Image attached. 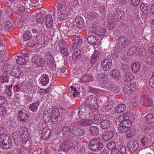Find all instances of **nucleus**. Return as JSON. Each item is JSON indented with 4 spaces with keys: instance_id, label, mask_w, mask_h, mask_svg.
Returning a JSON list of instances; mask_svg holds the SVG:
<instances>
[{
    "instance_id": "37",
    "label": "nucleus",
    "mask_w": 154,
    "mask_h": 154,
    "mask_svg": "<svg viewBox=\"0 0 154 154\" xmlns=\"http://www.w3.org/2000/svg\"><path fill=\"white\" fill-rule=\"evenodd\" d=\"M140 68V63L137 62L134 63L131 66L132 71L134 73L138 72Z\"/></svg>"
},
{
    "instance_id": "15",
    "label": "nucleus",
    "mask_w": 154,
    "mask_h": 154,
    "mask_svg": "<svg viewBox=\"0 0 154 154\" xmlns=\"http://www.w3.org/2000/svg\"><path fill=\"white\" fill-rule=\"evenodd\" d=\"M60 52L64 56H68L69 54L68 52V50L66 47L65 44L63 40H60L58 44Z\"/></svg>"
},
{
    "instance_id": "40",
    "label": "nucleus",
    "mask_w": 154,
    "mask_h": 154,
    "mask_svg": "<svg viewBox=\"0 0 154 154\" xmlns=\"http://www.w3.org/2000/svg\"><path fill=\"white\" fill-rule=\"evenodd\" d=\"M102 116L101 114H95L93 118V120L96 123H100L101 121Z\"/></svg>"
},
{
    "instance_id": "14",
    "label": "nucleus",
    "mask_w": 154,
    "mask_h": 154,
    "mask_svg": "<svg viewBox=\"0 0 154 154\" xmlns=\"http://www.w3.org/2000/svg\"><path fill=\"white\" fill-rule=\"evenodd\" d=\"M114 135V133L112 131L107 130L103 133L102 137L103 140L108 141L113 137Z\"/></svg>"
},
{
    "instance_id": "49",
    "label": "nucleus",
    "mask_w": 154,
    "mask_h": 154,
    "mask_svg": "<svg viewBox=\"0 0 154 154\" xmlns=\"http://www.w3.org/2000/svg\"><path fill=\"white\" fill-rule=\"evenodd\" d=\"M137 51V48L135 47H132L128 50L127 53V55L128 56H132L134 54H136Z\"/></svg>"
},
{
    "instance_id": "47",
    "label": "nucleus",
    "mask_w": 154,
    "mask_h": 154,
    "mask_svg": "<svg viewBox=\"0 0 154 154\" xmlns=\"http://www.w3.org/2000/svg\"><path fill=\"white\" fill-rule=\"evenodd\" d=\"M47 65L53 70H55L56 69V65L54 60H51V61H47Z\"/></svg>"
},
{
    "instance_id": "6",
    "label": "nucleus",
    "mask_w": 154,
    "mask_h": 154,
    "mask_svg": "<svg viewBox=\"0 0 154 154\" xmlns=\"http://www.w3.org/2000/svg\"><path fill=\"white\" fill-rule=\"evenodd\" d=\"M71 134L76 137H81L83 136L85 133V131L76 125H71L70 126Z\"/></svg>"
},
{
    "instance_id": "33",
    "label": "nucleus",
    "mask_w": 154,
    "mask_h": 154,
    "mask_svg": "<svg viewBox=\"0 0 154 154\" xmlns=\"http://www.w3.org/2000/svg\"><path fill=\"white\" fill-rule=\"evenodd\" d=\"M65 11H61V13L58 16L59 20L61 21L66 19L69 15V13Z\"/></svg>"
},
{
    "instance_id": "57",
    "label": "nucleus",
    "mask_w": 154,
    "mask_h": 154,
    "mask_svg": "<svg viewBox=\"0 0 154 154\" xmlns=\"http://www.w3.org/2000/svg\"><path fill=\"white\" fill-rule=\"evenodd\" d=\"M107 27L109 30H112L115 28V26L112 20L111 21H108L107 22Z\"/></svg>"
},
{
    "instance_id": "43",
    "label": "nucleus",
    "mask_w": 154,
    "mask_h": 154,
    "mask_svg": "<svg viewBox=\"0 0 154 154\" xmlns=\"http://www.w3.org/2000/svg\"><path fill=\"white\" fill-rule=\"evenodd\" d=\"M72 40L74 43V45L75 46L79 45L83 42L82 39L78 37H75L73 38Z\"/></svg>"
},
{
    "instance_id": "51",
    "label": "nucleus",
    "mask_w": 154,
    "mask_h": 154,
    "mask_svg": "<svg viewBox=\"0 0 154 154\" xmlns=\"http://www.w3.org/2000/svg\"><path fill=\"white\" fill-rule=\"evenodd\" d=\"M36 21L39 23H42L43 21V18L41 13H38L36 16Z\"/></svg>"
},
{
    "instance_id": "50",
    "label": "nucleus",
    "mask_w": 154,
    "mask_h": 154,
    "mask_svg": "<svg viewBox=\"0 0 154 154\" xmlns=\"http://www.w3.org/2000/svg\"><path fill=\"white\" fill-rule=\"evenodd\" d=\"M116 11L117 14H119V15L118 14V15L119 21H120L125 17V12L123 11L120 10H117Z\"/></svg>"
},
{
    "instance_id": "27",
    "label": "nucleus",
    "mask_w": 154,
    "mask_h": 154,
    "mask_svg": "<svg viewBox=\"0 0 154 154\" xmlns=\"http://www.w3.org/2000/svg\"><path fill=\"white\" fill-rule=\"evenodd\" d=\"M75 21L76 23L77 26L78 28L81 29L84 26L85 23L82 17H76Z\"/></svg>"
},
{
    "instance_id": "63",
    "label": "nucleus",
    "mask_w": 154,
    "mask_h": 154,
    "mask_svg": "<svg viewBox=\"0 0 154 154\" xmlns=\"http://www.w3.org/2000/svg\"><path fill=\"white\" fill-rule=\"evenodd\" d=\"M62 30L64 34L67 35H69V28L67 26H63Z\"/></svg>"
},
{
    "instance_id": "23",
    "label": "nucleus",
    "mask_w": 154,
    "mask_h": 154,
    "mask_svg": "<svg viewBox=\"0 0 154 154\" xmlns=\"http://www.w3.org/2000/svg\"><path fill=\"white\" fill-rule=\"evenodd\" d=\"M93 122L90 119H82L78 122V124L80 127H85L91 125Z\"/></svg>"
},
{
    "instance_id": "52",
    "label": "nucleus",
    "mask_w": 154,
    "mask_h": 154,
    "mask_svg": "<svg viewBox=\"0 0 154 154\" xmlns=\"http://www.w3.org/2000/svg\"><path fill=\"white\" fill-rule=\"evenodd\" d=\"M2 11L0 10V32H2L3 29H2V27L3 25L5 20L3 17L1 15V14Z\"/></svg>"
},
{
    "instance_id": "46",
    "label": "nucleus",
    "mask_w": 154,
    "mask_h": 154,
    "mask_svg": "<svg viewBox=\"0 0 154 154\" xmlns=\"http://www.w3.org/2000/svg\"><path fill=\"white\" fill-rule=\"evenodd\" d=\"M12 136L15 143H19V144L21 143H20L21 138H20V136L19 135L15 132L12 134Z\"/></svg>"
},
{
    "instance_id": "13",
    "label": "nucleus",
    "mask_w": 154,
    "mask_h": 154,
    "mask_svg": "<svg viewBox=\"0 0 154 154\" xmlns=\"http://www.w3.org/2000/svg\"><path fill=\"white\" fill-rule=\"evenodd\" d=\"M118 42L121 43L122 48H123L127 47L130 44V41L125 36L119 37L118 39Z\"/></svg>"
},
{
    "instance_id": "56",
    "label": "nucleus",
    "mask_w": 154,
    "mask_h": 154,
    "mask_svg": "<svg viewBox=\"0 0 154 154\" xmlns=\"http://www.w3.org/2000/svg\"><path fill=\"white\" fill-rule=\"evenodd\" d=\"M116 143L111 141L108 144L107 147L108 149H114L116 147Z\"/></svg>"
},
{
    "instance_id": "64",
    "label": "nucleus",
    "mask_w": 154,
    "mask_h": 154,
    "mask_svg": "<svg viewBox=\"0 0 154 154\" xmlns=\"http://www.w3.org/2000/svg\"><path fill=\"white\" fill-rule=\"evenodd\" d=\"M105 76L106 75L105 74L102 72H101L97 76V79L98 80L100 81L102 79H104Z\"/></svg>"
},
{
    "instance_id": "42",
    "label": "nucleus",
    "mask_w": 154,
    "mask_h": 154,
    "mask_svg": "<svg viewBox=\"0 0 154 154\" xmlns=\"http://www.w3.org/2000/svg\"><path fill=\"white\" fill-rule=\"evenodd\" d=\"M26 60L25 58L22 56H18L16 61L18 64L22 65L26 63Z\"/></svg>"
},
{
    "instance_id": "4",
    "label": "nucleus",
    "mask_w": 154,
    "mask_h": 154,
    "mask_svg": "<svg viewBox=\"0 0 154 154\" xmlns=\"http://www.w3.org/2000/svg\"><path fill=\"white\" fill-rule=\"evenodd\" d=\"M89 29L90 31L99 36L104 35L106 32V31L104 28L99 26L98 22H96L92 24Z\"/></svg>"
},
{
    "instance_id": "5",
    "label": "nucleus",
    "mask_w": 154,
    "mask_h": 154,
    "mask_svg": "<svg viewBox=\"0 0 154 154\" xmlns=\"http://www.w3.org/2000/svg\"><path fill=\"white\" fill-rule=\"evenodd\" d=\"M127 147L130 153L134 154L139 148L137 141L133 139L130 140L127 143Z\"/></svg>"
},
{
    "instance_id": "20",
    "label": "nucleus",
    "mask_w": 154,
    "mask_h": 154,
    "mask_svg": "<svg viewBox=\"0 0 154 154\" xmlns=\"http://www.w3.org/2000/svg\"><path fill=\"white\" fill-rule=\"evenodd\" d=\"M100 126L103 129H106L110 127L111 122V121L107 119H103L100 123Z\"/></svg>"
},
{
    "instance_id": "24",
    "label": "nucleus",
    "mask_w": 154,
    "mask_h": 154,
    "mask_svg": "<svg viewBox=\"0 0 154 154\" xmlns=\"http://www.w3.org/2000/svg\"><path fill=\"white\" fill-rule=\"evenodd\" d=\"M39 80L41 85L43 86L46 85L49 82V79L48 75L45 74L42 75Z\"/></svg>"
},
{
    "instance_id": "7",
    "label": "nucleus",
    "mask_w": 154,
    "mask_h": 154,
    "mask_svg": "<svg viewBox=\"0 0 154 154\" xmlns=\"http://www.w3.org/2000/svg\"><path fill=\"white\" fill-rule=\"evenodd\" d=\"M112 60L111 58H108L103 60L101 62L100 66L105 71H109L112 65Z\"/></svg>"
},
{
    "instance_id": "62",
    "label": "nucleus",
    "mask_w": 154,
    "mask_h": 154,
    "mask_svg": "<svg viewBox=\"0 0 154 154\" xmlns=\"http://www.w3.org/2000/svg\"><path fill=\"white\" fill-rule=\"evenodd\" d=\"M45 59H47L48 61H51V60H54L53 56L50 54L47 53L45 55Z\"/></svg>"
},
{
    "instance_id": "59",
    "label": "nucleus",
    "mask_w": 154,
    "mask_h": 154,
    "mask_svg": "<svg viewBox=\"0 0 154 154\" xmlns=\"http://www.w3.org/2000/svg\"><path fill=\"white\" fill-rule=\"evenodd\" d=\"M147 51L143 48H141L139 51V54L143 56H146L147 54Z\"/></svg>"
},
{
    "instance_id": "34",
    "label": "nucleus",
    "mask_w": 154,
    "mask_h": 154,
    "mask_svg": "<svg viewBox=\"0 0 154 154\" xmlns=\"http://www.w3.org/2000/svg\"><path fill=\"white\" fill-rule=\"evenodd\" d=\"M19 116L18 118L19 120L20 119L21 121L24 122L26 121V119L28 117V115L26 114V113H23V110H20L18 112Z\"/></svg>"
},
{
    "instance_id": "3",
    "label": "nucleus",
    "mask_w": 154,
    "mask_h": 154,
    "mask_svg": "<svg viewBox=\"0 0 154 154\" xmlns=\"http://www.w3.org/2000/svg\"><path fill=\"white\" fill-rule=\"evenodd\" d=\"M0 146L5 149H8L12 146L10 137L5 134H0Z\"/></svg>"
},
{
    "instance_id": "9",
    "label": "nucleus",
    "mask_w": 154,
    "mask_h": 154,
    "mask_svg": "<svg viewBox=\"0 0 154 154\" xmlns=\"http://www.w3.org/2000/svg\"><path fill=\"white\" fill-rule=\"evenodd\" d=\"M31 60L37 67H42L45 65V63L43 59L39 56L34 55Z\"/></svg>"
},
{
    "instance_id": "22",
    "label": "nucleus",
    "mask_w": 154,
    "mask_h": 154,
    "mask_svg": "<svg viewBox=\"0 0 154 154\" xmlns=\"http://www.w3.org/2000/svg\"><path fill=\"white\" fill-rule=\"evenodd\" d=\"M151 141V138L149 136H145L141 139V143L143 146H150L151 145L150 143Z\"/></svg>"
},
{
    "instance_id": "61",
    "label": "nucleus",
    "mask_w": 154,
    "mask_h": 154,
    "mask_svg": "<svg viewBox=\"0 0 154 154\" xmlns=\"http://www.w3.org/2000/svg\"><path fill=\"white\" fill-rule=\"evenodd\" d=\"M1 80V82L3 83L5 82H8V77L6 75H3L0 77Z\"/></svg>"
},
{
    "instance_id": "11",
    "label": "nucleus",
    "mask_w": 154,
    "mask_h": 154,
    "mask_svg": "<svg viewBox=\"0 0 154 154\" xmlns=\"http://www.w3.org/2000/svg\"><path fill=\"white\" fill-rule=\"evenodd\" d=\"M90 108L94 107L97 104V100L96 97L94 95H91L88 97L85 101Z\"/></svg>"
},
{
    "instance_id": "48",
    "label": "nucleus",
    "mask_w": 154,
    "mask_h": 154,
    "mask_svg": "<svg viewBox=\"0 0 154 154\" xmlns=\"http://www.w3.org/2000/svg\"><path fill=\"white\" fill-rule=\"evenodd\" d=\"M45 41V36L43 35H38L37 38V43L40 45L43 44Z\"/></svg>"
},
{
    "instance_id": "1",
    "label": "nucleus",
    "mask_w": 154,
    "mask_h": 154,
    "mask_svg": "<svg viewBox=\"0 0 154 154\" xmlns=\"http://www.w3.org/2000/svg\"><path fill=\"white\" fill-rule=\"evenodd\" d=\"M134 118L133 114L130 112H125L120 116L119 118L120 122L118 127L119 132L124 133L129 129Z\"/></svg>"
},
{
    "instance_id": "45",
    "label": "nucleus",
    "mask_w": 154,
    "mask_h": 154,
    "mask_svg": "<svg viewBox=\"0 0 154 154\" xmlns=\"http://www.w3.org/2000/svg\"><path fill=\"white\" fill-rule=\"evenodd\" d=\"M120 72L118 70L115 69L110 72V75L112 77L117 78L120 76Z\"/></svg>"
},
{
    "instance_id": "8",
    "label": "nucleus",
    "mask_w": 154,
    "mask_h": 154,
    "mask_svg": "<svg viewBox=\"0 0 154 154\" xmlns=\"http://www.w3.org/2000/svg\"><path fill=\"white\" fill-rule=\"evenodd\" d=\"M136 85L135 83L128 84L123 88L124 92L128 95L133 94L136 91Z\"/></svg>"
},
{
    "instance_id": "60",
    "label": "nucleus",
    "mask_w": 154,
    "mask_h": 154,
    "mask_svg": "<svg viewBox=\"0 0 154 154\" xmlns=\"http://www.w3.org/2000/svg\"><path fill=\"white\" fill-rule=\"evenodd\" d=\"M121 69L125 72H129V67L126 64H122Z\"/></svg>"
},
{
    "instance_id": "54",
    "label": "nucleus",
    "mask_w": 154,
    "mask_h": 154,
    "mask_svg": "<svg viewBox=\"0 0 154 154\" xmlns=\"http://www.w3.org/2000/svg\"><path fill=\"white\" fill-rule=\"evenodd\" d=\"M70 126L69 127L66 126H64L62 130L63 134V135L66 134L67 133L69 132H70Z\"/></svg>"
},
{
    "instance_id": "12",
    "label": "nucleus",
    "mask_w": 154,
    "mask_h": 154,
    "mask_svg": "<svg viewBox=\"0 0 154 154\" xmlns=\"http://www.w3.org/2000/svg\"><path fill=\"white\" fill-rule=\"evenodd\" d=\"M73 146L72 143L69 141L66 140L63 142L59 146V150L60 151L67 152Z\"/></svg>"
},
{
    "instance_id": "17",
    "label": "nucleus",
    "mask_w": 154,
    "mask_h": 154,
    "mask_svg": "<svg viewBox=\"0 0 154 154\" xmlns=\"http://www.w3.org/2000/svg\"><path fill=\"white\" fill-rule=\"evenodd\" d=\"M83 54V50L79 49H75L72 55V59L76 60L80 59Z\"/></svg>"
},
{
    "instance_id": "31",
    "label": "nucleus",
    "mask_w": 154,
    "mask_h": 154,
    "mask_svg": "<svg viewBox=\"0 0 154 154\" xmlns=\"http://www.w3.org/2000/svg\"><path fill=\"white\" fill-rule=\"evenodd\" d=\"M126 108V106L124 104H119L115 107L114 111L116 112L119 113L123 112Z\"/></svg>"
},
{
    "instance_id": "2",
    "label": "nucleus",
    "mask_w": 154,
    "mask_h": 154,
    "mask_svg": "<svg viewBox=\"0 0 154 154\" xmlns=\"http://www.w3.org/2000/svg\"><path fill=\"white\" fill-rule=\"evenodd\" d=\"M103 145L101 139L98 138H95L90 141L89 144V149L93 152L99 151L103 148Z\"/></svg>"
},
{
    "instance_id": "25",
    "label": "nucleus",
    "mask_w": 154,
    "mask_h": 154,
    "mask_svg": "<svg viewBox=\"0 0 154 154\" xmlns=\"http://www.w3.org/2000/svg\"><path fill=\"white\" fill-rule=\"evenodd\" d=\"M132 102L136 103L137 106H140L141 103L144 104V97H136L133 99Z\"/></svg>"
},
{
    "instance_id": "36",
    "label": "nucleus",
    "mask_w": 154,
    "mask_h": 154,
    "mask_svg": "<svg viewBox=\"0 0 154 154\" xmlns=\"http://www.w3.org/2000/svg\"><path fill=\"white\" fill-rule=\"evenodd\" d=\"M87 39L89 44L94 45H96L97 39L96 37L92 35L89 36L87 37Z\"/></svg>"
},
{
    "instance_id": "38",
    "label": "nucleus",
    "mask_w": 154,
    "mask_h": 154,
    "mask_svg": "<svg viewBox=\"0 0 154 154\" xmlns=\"http://www.w3.org/2000/svg\"><path fill=\"white\" fill-rule=\"evenodd\" d=\"M42 116V119L45 123H48L50 120L51 121V116L50 117L49 113L45 112L43 113Z\"/></svg>"
},
{
    "instance_id": "41",
    "label": "nucleus",
    "mask_w": 154,
    "mask_h": 154,
    "mask_svg": "<svg viewBox=\"0 0 154 154\" xmlns=\"http://www.w3.org/2000/svg\"><path fill=\"white\" fill-rule=\"evenodd\" d=\"M145 119L148 123H154V117L152 113H148L145 116Z\"/></svg>"
},
{
    "instance_id": "30",
    "label": "nucleus",
    "mask_w": 154,
    "mask_h": 154,
    "mask_svg": "<svg viewBox=\"0 0 154 154\" xmlns=\"http://www.w3.org/2000/svg\"><path fill=\"white\" fill-rule=\"evenodd\" d=\"M39 104V102L37 101L30 104L29 106V109L32 112H36Z\"/></svg>"
},
{
    "instance_id": "18",
    "label": "nucleus",
    "mask_w": 154,
    "mask_h": 154,
    "mask_svg": "<svg viewBox=\"0 0 154 154\" xmlns=\"http://www.w3.org/2000/svg\"><path fill=\"white\" fill-rule=\"evenodd\" d=\"M51 131L48 128H43L42 132L41 138L44 140H47L51 136Z\"/></svg>"
},
{
    "instance_id": "10",
    "label": "nucleus",
    "mask_w": 154,
    "mask_h": 154,
    "mask_svg": "<svg viewBox=\"0 0 154 154\" xmlns=\"http://www.w3.org/2000/svg\"><path fill=\"white\" fill-rule=\"evenodd\" d=\"M51 115V122L53 124H57L58 119L60 117V112L58 109L53 108Z\"/></svg>"
},
{
    "instance_id": "58",
    "label": "nucleus",
    "mask_w": 154,
    "mask_h": 154,
    "mask_svg": "<svg viewBox=\"0 0 154 154\" xmlns=\"http://www.w3.org/2000/svg\"><path fill=\"white\" fill-rule=\"evenodd\" d=\"M26 5L27 7H28V5H29L30 8H32V9H37L40 7L39 5L37 4L35 5V4H34L32 3L29 4L27 2Z\"/></svg>"
},
{
    "instance_id": "44",
    "label": "nucleus",
    "mask_w": 154,
    "mask_h": 154,
    "mask_svg": "<svg viewBox=\"0 0 154 154\" xmlns=\"http://www.w3.org/2000/svg\"><path fill=\"white\" fill-rule=\"evenodd\" d=\"M83 114H81L80 112L79 113V111L77 112H75L74 111L72 112L71 114L72 118L77 120L81 118V116Z\"/></svg>"
},
{
    "instance_id": "26",
    "label": "nucleus",
    "mask_w": 154,
    "mask_h": 154,
    "mask_svg": "<svg viewBox=\"0 0 154 154\" xmlns=\"http://www.w3.org/2000/svg\"><path fill=\"white\" fill-rule=\"evenodd\" d=\"M89 130L91 134L93 136H97L99 133V130L96 126H90Z\"/></svg>"
},
{
    "instance_id": "35",
    "label": "nucleus",
    "mask_w": 154,
    "mask_h": 154,
    "mask_svg": "<svg viewBox=\"0 0 154 154\" xmlns=\"http://www.w3.org/2000/svg\"><path fill=\"white\" fill-rule=\"evenodd\" d=\"M58 7V10L60 11V12H61V11H68L67 9L68 8L66 5V3L63 2H59Z\"/></svg>"
},
{
    "instance_id": "16",
    "label": "nucleus",
    "mask_w": 154,
    "mask_h": 154,
    "mask_svg": "<svg viewBox=\"0 0 154 154\" xmlns=\"http://www.w3.org/2000/svg\"><path fill=\"white\" fill-rule=\"evenodd\" d=\"M21 74V70L19 67L13 66L10 71L11 75L17 78L20 77Z\"/></svg>"
},
{
    "instance_id": "39",
    "label": "nucleus",
    "mask_w": 154,
    "mask_h": 154,
    "mask_svg": "<svg viewBox=\"0 0 154 154\" xmlns=\"http://www.w3.org/2000/svg\"><path fill=\"white\" fill-rule=\"evenodd\" d=\"M13 26V22H11L10 21H7L5 23L4 28L7 31H9L12 29Z\"/></svg>"
},
{
    "instance_id": "32",
    "label": "nucleus",
    "mask_w": 154,
    "mask_h": 154,
    "mask_svg": "<svg viewBox=\"0 0 154 154\" xmlns=\"http://www.w3.org/2000/svg\"><path fill=\"white\" fill-rule=\"evenodd\" d=\"M31 29H29L26 31H25L23 35V38L24 41L28 40L31 39L32 36V34L30 32Z\"/></svg>"
},
{
    "instance_id": "55",
    "label": "nucleus",
    "mask_w": 154,
    "mask_h": 154,
    "mask_svg": "<svg viewBox=\"0 0 154 154\" xmlns=\"http://www.w3.org/2000/svg\"><path fill=\"white\" fill-rule=\"evenodd\" d=\"M117 13L116 11L113 14L112 18V20L114 21V22L120 21L118 15V14L119 15V14H117Z\"/></svg>"
},
{
    "instance_id": "28",
    "label": "nucleus",
    "mask_w": 154,
    "mask_h": 154,
    "mask_svg": "<svg viewBox=\"0 0 154 154\" xmlns=\"http://www.w3.org/2000/svg\"><path fill=\"white\" fill-rule=\"evenodd\" d=\"M100 52L96 51L93 54L90 59V62L91 63L94 64L95 63L97 60L99 59V56L100 55Z\"/></svg>"
},
{
    "instance_id": "53",
    "label": "nucleus",
    "mask_w": 154,
    "mask_h": 154,
    "mask_svg": "<svg viewBox=\"0 0 154 154\" xmlns=\"http://www.w3.org/2000/svg\"><path fill=\"white\" fill-rule=\"evenodd\" d=\"M143 103H144V104H143L144 106H150L152 104V100L149 98H147L146 99L144 98V102Z\"/></svg>"
},
{
    "instance_id": "29",
    "label": "nucleus",
    "mask_w": 154,
    "mask_h": 154,
    "mask_svg": "<svg viewBox=\"0 0 154 154\" xmlns=\"http://www.w3.org/2000/svg\"><path fill=\"white\" fill-rule=\"evenodd\" d=\"M134 79V76L129 72H126L124 73L123 80L126 82H130Z\"/></svg>"
},
{
    "instance_id": "21",
    "label": "nucleus",
    "mask_w": 154,
    "mask_h": 154,
    "mask_svg": "<svg viewBox=\"0 0 154 154\" xmlns=\"http://www.w3.org/2000/svg\"><path fill=\"white\" fill-rule=\"evenodd\" d=\"M45 25L48 28H51L53 26V19L50 14H47L45 17Z\"/></svg>"
},
{
    "instance_id": "19",
    "label": "nucleus",
    "mask_w": 154,
    "mask_h": 154,
    "mask_svg": "<svg viewBox=\"0 0 154 154\" xmlns=\"http://www.w3.org/2000/svg\"><path fill=\"white\" fill-rule=\"evenodd\" d=\"M89 109H92V108H90L85 102L79 106V107L77 109V110H79V113L80 112L81 114L83 115L84 112L85 113L86 112L88 111Z\"/></svg>"
}]
</instances>
